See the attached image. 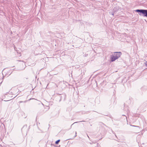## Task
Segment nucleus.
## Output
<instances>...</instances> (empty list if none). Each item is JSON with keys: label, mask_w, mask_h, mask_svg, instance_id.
I'll return each mask as SVG.
<instances>
[{"label": "nucleus", "mask_w": 147, "mask_h": 147, "mask_svg": "<svg viewBox=\"0 0 147 147\" xmlns=\"http://www.w3.org/2000/svg\"><path fill=\"white\" fill-rule=\"evenodd\" d=\"M7 96V94L5 95L4 97H6Z\"/></svg>", "instance_id": "obj_7"}, {"label": "nucleus", "mask_w": 147, "mask_h": 147, "mask_svg": "<svg viewBox=\"0 0 147 147\" xmlns=\"http://www.w3.org/2000/svg\"><path fill=\"white\" fill-rule=\"evenodd\" d=\"M60 140H57V141H56L55 142V144H58V143H59V142H60Z\"/></svg>", "instance_id": "obj_3"}, {"label": "nucleus", "mask_w": 147, "mask_h": 147, "mask_svg": "<svg viewBox=\"0 0 147 147\" xmlns=\"http://www.w3.org/2000/svg\"><path fill=\"white\" fill-rule=\"evenodd\" d=\"M121 55V52H115L114 54L110 56V59L111 62L115 61L119 58Z\"/></svg>", "instance_id": "obj_1"}, {"label": "nucleus", "mask_w": 147, "mask_h": 147, "mask_svg": "<svg viewBox=\"0 0 147 147\" xmlns=\"http://www.w3.org/2000/svg\"><path fill=\"white\" fill-rule=\"evenodd\" d=\"M136 12H139V14L140 16L147 17V9H137L135 11Z\"/></svg>", "instance_id": "obj_2"}, {"label": "nucleus", "mask_w": 147, "mask_h": 147, "mask_svg": "<svg viewBox=\"0 0 147 147\" xmlns=\"http://www.w3.org/2000/svg\"><path fill=\"white\" fill-rule=\"evenodd\" d=\"M87 136H88V137L89 138V136L88 135Z\"/></svg>", "instance_id": "obj_9"}, {"label": "nucleus", "mask_w": 147, "mask_h": 147, "mask_svg": "<svg viewBox=\"0 0 147 147\" xmlns=\"http://www.w3.org/2000/svg\"><path fill=\"white\" fill-rule=\"evenodd\" d=\"M75 133H76V135H75V137H76V136H77V135H76V134H77L76 132V131Z\"/></svg>", "instance_id": "obj_8"}, {"label": "nucleus", "mask_w": 147, "mask_h": 147, "mask_svg": "<svg viewBox=\"0 0 147 147\" xmlns=\"http://www.w3.org/2000/svg\"><path fill=\"white\" fill-rule=\"evenodd\" d=\"M11 99H12L11 98H11H8V99H7L6 100H4V101H9V100H11Z\"/></svg>", "instance_id": "obj_4"}, {"label": "nucleus", "mask_w": 147, "mask_h": 147, "mask_svg": "<svg viewBox=\"0 0 147 147\" xmlns=\"http://www.w3.org/2000/svg\"><path fill=\"white\" fill-rule=\"evenodd\" d=\"M109 13L110 14L112 15L113 16L114 13H113L111 12H110Z\"/></svg>", "instance_id": "obj_5"}, {"label": "nucleus", "mask_w": 147, "mask_h": 147, "mask_svg": "<svg viewBox=\"0 0 147 147\" xmlns=\"http://www.w3.org/2000/svg\"><path fill=\"white\" fill-rule=\"evenodd\" d=\"M145 65L147 67V61L145 63Z\"/></svg>", "instance_id": "obj_6"}]
</instances>
